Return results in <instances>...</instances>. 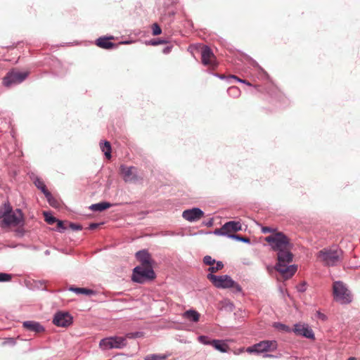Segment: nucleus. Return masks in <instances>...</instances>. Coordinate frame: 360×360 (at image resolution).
Returning a JSON list of instances; mask_svg holds the SVG:
<instances>
[{
    "label": "nucleus",
    "instance_id": "22",
    "mask_svg": "<svg viewBox=\"0 0 360 360\" xmlns=\"http://www.w3.org/2000/svg\"><path fill=\"white\" fill-rule=\"evenodd\" d=\"M69 290L71 292H74L76 294H84L86 295H91L95 294V292L93 290L85 288H76L71 286L69 288Z\"/></svg>",
    "mask_w": 360,
    "mask_h": 360
},
{
    "label": "nucleus",
    "instance_id": "39",
    "mask_svg": "<svg viewBox=\"0 0 360 360\" xmlns=\"http://www.w3.org/2000/svg\"><path fill=\"white\" fill-rule=\"evenodd\" d=\"M12 276L9 274L0 273V282H6L11 281Z\"/></svg>",
    "mask_w": 360,
    "mask_h": 360
},
{
    "label": "nucleus",
    "instance_id": "10",
    "mask_svg": "<svg viewBox=\"0 0 360 360\" xmlns=\"http://www.w3.org/2000/svg\"><path fill=\"white\" fill-rule=\"evenodd\" d=\"M28 76L27 72H19L12 70L8 72L4 77L3 83L6 86H11L22 82Z\"/></svg>",
    "mask_w": 360,
    "mask_h": 360
},
{
    "label": "nucleus",
    "instance_id": "41",
    "mask_svg": "<svg viewBox=\"0 0 360 360\" xmlns=\"http://www.w3.org/2000/svg\"><path fill=\"white\" fill-rule=\"evenodd\" d=\"M229 79H234V80H236V81H237L238 82L246 84L248 86L251 85L248 81L244 80V79H241L238 78V77H236L235 75H231Z\"/></svg>",
    "mask_w": 360,
    "mask_h": 360
},
{
    "label": "nucleus",
    "instance_id": "4",
    "mask_svg": "<svg viewBox=\"0 0 360 360\" xmlns=\"http://www.w3.org/2000/svg\"><path fill=\"white\" fill-rule=\"evenodd\" d=\"M271 249L277 253L285 249H292V245L289 238L283 232H276L265 238Z\"/></svg>",
    "mask_w": 360,
    "mask_h": 360
},
{
    "label": "nucleus",
    "instance_id": "25",
    "mask_svg": "<svg viewBox=\"0 0 360 360\" xmlns=\"http://www.w3.org/2000/svg\"><path fill=\"white\" fill-rule=\"evenodd\" d=\"M34 183L37 188L41 190V191L44 194V195H49V191L46 188V185L44 184L43 181H41L39 178H37Z\"/></svg>",
    "mask_w": 360,
    "mask_h": 360
},
{
    "label": "nucleus",
    "instance_id": "51",
    "mask_svg": "<svg viewBox=\"0 0 360 360\" xmlns=\"http://www.w3.org/2000/svg\"><path fill=\"white\" fill-rule=\"evenodd\" d=\"M131 41H122L121 44H130Z\"/></svg>",
    "mask_w": 360,
    "mask_h": 360
},
{
    "label": "nucleus",
    "instance_id": "31",
    "mask_svg": "<svg viewBox=\"0 0 360 360\" xmlns=\"http://www.w3.org/2000/svg\"><path fill=\"white\" fill-rule=\"evenodd\" d=\"M215 263V266L212 265L208 268V271L210 272L209 274H213L214 273L217 272L219 270H221L224 267V264L222 263V262L218 261Z\"/></svg>",
    "mask_w": 360,
    "mask_h": 360
},
{
    "label": "nucleus",
    "instance_id": "14",
    "mask_svg": "<svg viewBox=\"0 0 360 360\" xmlns=\"http://www.w3.org/2000/svg\"><path fill=\"white\" fill-rule=\"evenodd\" d=\"M204 212L199 207L188 209L183 212L182 217L190 222H195L204 217Z\"/></svg>",
    "mask_w": 360,
    "mask_h": 360
},
{
    "label": "nucleus",
    "instance_id": "23",
    "mask_svg": "<svg viewBox=\"0 0 360 360\" xmlns=\"http://www.w3.org/2000/svg\"><path fill=\"white\" fill-rule=\"evenodd\" d=\"M100 148L102 152L104 153L106 158H111V146L109 141H104L100 143Z\"/></svg>",
    "mask_w": 360,
    "mask_h": 360
},
{
    "label": "nucleus",
    "instance_id": "45",
    "mask_svg": "<svg viewBox=\"0 0 360 360\" xmlns=\"http://www.w3.org/2000/svg\"><path fill=\"white\" fill-rule=\"evenodd\" d=\"M281 356H282L281 354H278L277 355L270 354H264L263 355V356L264 358H280Z\"/></svg>",
    "mask_w": 360,
    "mask_h": 360
},
{
    "label": "nucleus",
    "instance_id": "32",
    "mask_svg": "<svg viewBox=\"0 0 360 360\" xmlns=\"http://www.w3.org/2000/svg\"><path fill=\"white\" fill-rule=\"evenodd\" d=\"M44 216L46 222L49 224L52 225L58 221V219L56 217H54L53 216H52L51 214L49 212H44Z\"/></svg>",
    "mask_w": 360,
    "mask_h": 360
},
{
    "label": "nucleus",
    "instance_id": "36",
    "mask_svg": "<svg viewBox=\"0 0 360 360\" xmlns=\"http://www.w3.org/2000/svg\"><path fill=\"white\" fill-rule=\"evenodd\" d=\"M143 336L142 332H131V333H127L124 338H129V339H135L138 338H141Z\"/></svg>",
    "mask_w": 360,
    "mask_h": 360
},
{
    "label": "nucleus",
    "instance_id": "2",
    "mask_svg": "<svg viewBox=\"0 0 360 360\" xmlns=\"http://www.w3.org/2000/svg\"><path fill=\"white\" fill-rule=\"evenodd\" d=\"M343 252L337 245L324 248L316 254L317 259L326 266H337L342 260Z\"/></svg>",
    "mask_w": 360,
    "mask_h": 360
},
{
    "label": "nucleus",
    "instance_id": "29",
    "mask_svg": "<svg viewBox=\"0 0 360 360\" xmlns=\"http://www.w3.org/2000/svg\"><path fill=\"white\" fill-rule=\"evenodd\" d=\"M228 237L230 238L234 239L237 241L243 242V243H248V244L250 243V239L249 238L243 237L240 235L230 234V235H228Z\"/></svg>",
    "mask_w": 360,
    "mask_h": 360
},
{
    "label": "nucleus",
    "instance_id": "34",
    "mask_svg": "<svg viewBox=\"0 0 360 360\" xmlns=\"http://www.w3.org/2000/svg\"><path fill=\"white\" fill-rule=\"evenodd\" d=\"M198 341L205 345H212V340L210 339L206 335H200L198 338Z\"/></svg>",
    "mask_w": 360,
    "mask_h": 360
},
{
    "label": "nucleus",
    "instance_id": "16",
    "mask_svg": "<svg viewBox=\"0 0 360 360\" xmlns=\"http://www.w3.org/2000/svg\"><path fill=\"white\" fill-rule=\"evenodd\" d=\"M22 326L27 330L34 333H41L45 330L44 327L41 323L34 321H24Z\"/></svg>",
    "mask_w": 360,
    "mask_h": 360
},
{
    "label": "nucleus",
    "instance_id": "50",
    "mask_svg": "<svg viewBox=\"0 0 360 360\" xmlns=\"http://www.w3.org/2000/svg\"><path fill=\"white\" fill-rule=\"evenodd\" d=\"M98 224H96V223H92L89 225V229L91 230H93V229H95L96 228H97L98 226Z\"/></svg>",
    "mask_w": 360,
    "mask_h": 360
},
{
    "label": "nucleus",
    "instance_id": "43",
    "mask_svg": "<svg viewBox=\"0 0 360 360\" xmlns=\"http://www.w3.org/2000/svg\"><path fill=\"white\" fill-rule=\"evenodd\" d=\"M316 317L321 321H326L328 319V317L326 314L321 313V311H316Z\"/></svg>",
    "mask_w": 360,
    "mask_h": 360
},
{
    "label": "nucleus",
    "instance_id": "18",
    "mask_svg": "<svg viewBox=\"0 0 360 360\" xmlns=\"http://www.w3.org/2000/svg\"><path fill=\"white\" fill-rule=\"evenodd\" d=\"M113 39V37H99L98 39H96V44L98 47L102 48V49H113V48L116 47V44L108 41L109 39Z\"/></svg>",
    "mask_w": 360,
    "mask_h": 360
},
{
    "label": "nucleus",
    "instance_id": "19",
    "mask_svg": "<svg viewBox=\"0 0 360 360\" xmlns=\"http://www.w3.org/2000/svg\"><path fill=\"white\" fill-rule=\"evenodd\" d=\"M223 229L226 231L228 236L229 235V233L231 231H240L242 229V226L239 221H230L223 225Z\"/></svg>",
    "mask_w": 360,
    "mask_h": 360
},
{
    "label": "nucleus",
    "instance_id": "24",
    "mask_svg": "<svg viewBox=\"0 0 360 360\" xmlns=\"http://www.w3.org/2000/svg\"><path fill=\"white\" fill-rule=\"evenodd\" d=\"M184 317L189 321L197 322L199 320L200 314L197 311L190 309L184 313Z\"/></svg>",
    "mask_w": 360,
    "mask_h": 360
},
{
    "label": "nucleus",
    "instance_id": "5",
    "mask_svg": "<svg viewBox=\"0 0 360 360\" xmlns=\"http://www.w3.org/2000/svg\"><path fill=\"white\" fill-rule=\"evenodd\" d=\"M207 277L217 288H233L236 292H242L240 285L235 282L229 275L216 276L212 274H208Z\"/></svg>",
    "mask_w": 360,
    "mask_h": 360
},
{
    "label": "nucleus",
    "instance_id": "33",
    "mask_svg": "<svg viewBox=\"0 0 360 360\" xmlns=\"http://www.w3.org/2000/svg\"><path fill=\"white\" fill-rule=\"evenodd\" d=\"M9 205H10L9 202H6L4 204V208L0 209V221L1 220H4V218L6 217V214L8 213V209Z\"/></svg>",
    "mask_w": 360,
    "mask_h": 360
},
{
    "label": "nucleus",
    "instance_id": "47",
    "mask_svg": "<svg viewBox=\"0 0 360 360\" xmlns=\"http://www.w3.org/2000/svg\"><path fill=\"white\" fill-rule=\"evenodd\" d=\"M252 65L255 66V67H257L258 69L264 75H266V72L258 65V63L255 61V60H252Z\"/></svg>",
    "mask_w": 360,
    "mask_h": 360
},
{
    "label": "nucleus",
    "instance_id": "46",
    "mask_svg": "<svg viewBox=\"0 0 360 360\" xmlns=\"http://www.w3.org/2000/svg\"><path fill=\"white\" fill-rule=\"evenodd\" d=\"M172 49V46H167L162 49V53L165 54H168L171 52Z\"/></svg>",
    "mask_w": 360,
    "mask_h": 360
},
{
    "label": "nucleus",
    "instance_id": "21",
    "mask_svg": "<svg viewBox=\"0 0 360 360\" xmlns=\"http://www.w3.org/2000/svg\"><path fill=\"white\" fill-rule=\"evenodd\" d=\"M211 345L217 350H219L223 353L226 352L229 349L227 344H226L223 340H212Z\"/></svg>",
    "mask_w": 360,
    "mask_h": 360
},
{
    "label": "nucleus",
    "instance_id": "9",
    "mask_svg": "<svg viewBox=\"0 0 360 360\" xmlns=\"http://www.w3.org/2000/svg\"><path fill=\"white\" fill-rule=\"evenodd\" d=\"M278 347V343L276 340H263L255 344L247 349L249 353L261 354L271 351H275Z\"/></svg>",
    "mask_w": 360,
    "mask_h": 360
},
{
    "label": "nucleus",
    "instance_id": "28",
    "mask_svg": "<svg viewBox=\"0 0 360 360\" xmlns=\"http://www.w3.org/2000/svg\"><path fill=\"white\" fill-rule=\"evenodd\" d=\"M228 94L233 98H237L240 95V90L238 86H232L227 89Z\"/></svg>",
    "mask_w": 360,
    "mask_h": 360
},
{
    "label": "nucleus",
    "instance_id": "13",
    "mask_svg": "<svg viewBox=\"0 0 360 360\" xmlns=\"http://www.w3.org/2000/svg\"><path fill=\"white\" fill-rule=\"evenodd\" d=\"M292 332L297 335L302 336L309 340H315V335L313 330L305 323H295L292 328Z\"/></svg>",
    "mask_w": 360,
    "mask_h": 360
},
{
    "label": "nucleus",
    "instance_id": "7",
    "mask_svg": "<svg viewBox=\"0 0 360 360\" xmlns=\"http://www.w3.org/2000/svg\"><path fill=\"white\" fill-rule=\"evenodd\" d=\"M155 278L153 266H137L133 269L131 280L137 283H143Z\"/></svg>",
    "mask_w": 360,
    "mask_h": 360
},
{
    "label": "nucleus",
    "instance_id": "30",
    "mask_svg": "<svg viewBox=\"0 0 360 360\" xmlns=\"http://www.w3.org/2000/svg\"><path fill=\"white\" fill-rule=\"evenodd\" d=\"M48 202L53 207H59L58 201L52 195L51 192H49V195H45Z\"/></svg>",
    "mask_w": 360,
    "mask_h": 360
},
{
    "label": "nucleus",
    "instance_id": "49",
    "mask_svg": "<svg viewBox=\"0 0 360 360\" xmlns=\"http://www.w3.org/2000/svg\"><path fill=\"white\" fill-rule=\"evenodd\" d=\"M203 224L206 226H212L213 225V219H210L207 221L203 222Z\"/></svg>",
    "mask_w": 360,
    "mask_h": 360
},
{
    "label": "nucleus",
    "instance_id": "20",
    "mask_svg": "<svg viewBox=\"0 0 360 360\" xmlns=\"http://www.w3.org/2000/svg\"><path fill=\"white\" fill-rule=\"evenodd\" d=\"M112 206V204L108 202H100L98 203L93 204L89 207V209L94 212H102Z\"/></svg>",
    "mask_w": 360,
    "mask_h": 360
},
{
    "label": "nucleus",
    "instance_id": "3",
    "mask_svg": "<svg viewBox=\"0 0 360 360\" xmlns=\"http://www.w3.org/2000/svg\"><path fill=\"white\" fill-rule=\"evenodd\" d=\"M8 213L6 214L4 220L0 221V226L1 228L7 227H23L25 225V218L22 210L19 208L13 210L11 204L8 209Z\"/></svg>",
    "mask_w": 360,
    "mask_h": 360
},
{
    "label": "nucleus",
    "instance_id": "38",
    "mask_svg": "<svg viewBox=\"0 0 360 360\" xmlns=\"http://www.w3.org/2000/svg\"><path fill=\"white\" fill-rule=\"evenodd\" d=\"M203 262L206 265L212 266L215 264L216 261L214 259H212L211 256L206 255L203 258Z\"/></svg>",
    "mask_w": 360,
    "mask_h": 360
},
{
    "label": "nucleus",
    "instance_id": "27",
    "mask_svg": "<svg viewBox=\"0 0 360 360\" xmlns=\"http://www.w3.org/2000/svg\"><path fill=\"white\" fill-rule=\"evenodd\" d=\"M274 327L279 330H282L286 333H291L292 332V329L290 328L288 326L283 324L280 322H275L274 323Z\"/></svg>",
    "mask_w": 360,
    "mask_h": 360
},
{
    "label": "nucleus",
    "instance_id": "55",
    "mask_svg": "<svg viewBox=\"0 0 360 360\" xmlns=\"http://www.w3.org/2000/svg\"><path fill=\"white\" fill-rule=\"evenodd\" d=\"M304 290H305V289L303 288V287H301V289L300 290V291H304Z\"/></svg>",
    "mask_w": 360,
    "mask_h": 360
},
{
    "label": "nucleus",
    "instance_id": "53",
    "mask_svg": "<svg viewBox=\"0 0 360 360\" xmlns=\"http://www.w3.org/2000/svg\"><path fill=\"white\" fill-rule=\"evenodd\" d=\"M347 360H357V359L356 357L351 356V357L348 358Z\"/></svg>",
    "mask_w": 360,
    "mask_h": 360
},
{
    "label": "nucleus",
    "instance_id": "35",
    "mask_svg": "<svg viewBox=\"0 0 360 360\" xmlns=\"http://www.w3.org/2000/svg\"><path fill=\"white\" fill-rule=\"evenodd\" d=\"M168 41L165 39H151L148 41H147L146 44L148 45H152V46H157L159 44H167Z\"/></svg>",
    "mask_w": 360,
    "mask_h": 360
},
{
    "label": "nucleus",
    "instance_id": "26",
    "mask_svg": "<svg viewBox=\"0 0 360 360\" xmlns=\"http://www.w3.org/2000/svg\"><path fill=\"white\" fill-rule=\"evenodd\" d=\"M168 356L167 354H150L144 357V360H165Z\"/></svg>",
    "mask_w": 360,
    "mask_h": 360
},
{
    "label": "nucleus",
    "instance_id": "15",
    "mask_svg": "<svg viewBox=\"0 0 360 360\" xmlns=\"http://www.w3.org/2000/svg\"><path fill=\"white\" fill-rule=\"evenodd\" d=\"M136 258L141 263L140 266H153V261L146 250H139L136 253Z\"/></svg>",
    "mask_w": 360,
    "mask_h": 360
},
{
    "label": "nucleus",
    "instance_id": "6",
    "mask_svg": "<svg viewBox=\"0 0 360 360\" xmlns=\"http://www.w3.org/2000/svg\"><path fill=\"white\" fill-rule=\"evenodd\" d=\"M334 300L342 304H349L352 301V296L346 285L340 281H335L333 285Z\"/></svg>",
    "mask_w": 360,
    "mask_h": 360
},
{
    "label": "nucleus",
    "instance_id": "8",
    "mask_svg": "<svg viewBox=\"0 0 360 360\" xmlns=\"http://www.w3.org/2000/svg\"><path fill=\"white\" fill-rule=\"evenodd\" d=\"M127 344L126 338L111 336L101 339L99 342V347L103 350L122 349L126 347Z\"/></svg>",
    "mask_w": 360,
    "mask_h": 360
},
{
    "label": "nucleus",
    "instance_id": "40",
    "mask_svg": "<svg viewBox=\"0 0 360 360\" xmlns=\"http://www.w3.org/2000/svg\"><path fill=\"white\" fill-rule=\"evenodd\" d=\"M213 233L218 236H227L226 231L223 229V226L221 229H215Z\"/></svg>",
    "mask_w": 360,
    "mask_h": 360
},
{
    "label": "nucleus",
    "instance_id": "42",
    "mask_svg": "<svg viewBox=\"0 0 360 360\" xmlns=\"http://www.w3.org/2000/svg\"><path fill=\"white\" fill-rule=\"evenodd\" d=\"M70 227L73 231H81L82 229V226L80 224H74V223H70Z\"/></svg>",
    "mask_w": 360,
    "mask_h": 360
},
{
    "label": "nucleus",
    "instance_id": "48",
    "mask_svg": "<svg viewBox=\"0 0 360 360\" xmlns=\"http://www.w3.org/2000/svg\"><path fill=\"white\" fill-rule=\"evenodd\" d=\"M272 231H273L272 229L269 226H264L262 229V232L263 233H271V232H272Z\"/></svg>",
    "mask_w": 360,
    "mask_h": 360
},
{
    "label": "nucleus",
    "instance_id": "1",
    "mask_svg": "<svg viewBox=\"0 0 360 360\" xmlns=\"http://www.w3.org/2000/svg\"><path fill=\"white\" fill-rule=\"evenodd\" d=\"M292 259L291 249H285L277 253L278 263L275 266V269L285 278L292 276L297 271V266L289 265Z\"/></svg>",
    "mask_w": 360,
    "mask_h": 360
},
{
    "label": "nucleus",
    "instance_id": "37",
    "mask_svg": "<svg viewBox=\"0 0 360 360\" xmlns=\"http://www.w3.org/2000/svg\"><path fill=\"white\" fill-rule=\"evenodd\" d=\"M153 35L157 36L162 33V29L157 23H154L152 26Z\"/></svg>",
    "mask_w": 360,
    "mask_h": 360
},
{
    "label": "nucleus",
    "instance_id": "52",
    "mask_svg": "<svg viewBox=\"0 0 360 360\" xmlns=\"http://www.w3.org/2000/svg\"><path fill=\"white\" fill-rule=\"evenodd\" d=\"M8 340H9V342H10L11 343H12L13 345H14V344H15V340H13V338H9V339H8Z\"/></svg>",
    "mask_w": 360,
    "mask_h": 360
},
{
    "label": "nucleus",
    "instance_id": "56",
    "mask_svg": "<svg viewBox=\"0 0 360 360\" xmlns=\"http://www.w3.org/2000/svg\"><path fill=\"white\" fill-rule=\"evenodd\" d=\"M304 290H305V289L303 288V287H301V289L300 290V291H304Z\"/></svg>",
    "mask_w": 360,
    "mask_h": 360
},
{
    "label": "nucleus",
    "instance_id": "17",
    "mask_svg": "<svg viewBox=\"0 0 360 360\" xmlns=\"http://www.w3.org/2000/svg\"><path fill=\"white\" fill-rule=\"evenodd\" d=\"M214 57V54L211 50V49L207 46H205L202 48L201 50V59L202 63L205 65H208L212 64V58Z\"/></svg>",
    "mask_w": 360,
    "mask_h": 360
},
{
    "label": "nucleus",
    "instance_id": "44",
    "mask_svg": "<svg viewBox=\"0 0 360 360\" xmlns=\"http://www.w3.org/2000/svg\"><path fill=\"white\" fill-rule=\"evenodd\" d=\"M56 222L59 231H62L65 230L66 227L64 226L63 222L62 221L58 219Z\"/></svg>",
    "mask_w": 360,
    "mask_h": 360
},
{
    "label": "nucleus",
    "instance_id": "11",
    "mask_svg": "<svg viewBox=\"0 0 360 360\" xmlns=\"http://www.w3.org/2000/svg\"><path fill=\"white\" fill-rule=\"evenodd\" d=\"M73 322L72 316L68 311H58L55 314L53 323L58 327H68Z\"/></svg>",
    "mask_w": 360,
    "mask_h": 360
},
{
    "label": "nucleus",
    "instance_id": "54",
    "mask_svg": "<svg viewBox=\"0 0 360 360\" xmlns=\"http://www.w3.org/2000/svg\"><path fill=\"white\" fill-rule=\"evenodd\" d=\"M45 254H46V255H49V250H46V251H45Z\"/></svg>",
    "mask_w": 360,
    "mask_h": 360
},
{
    "label": "nucleus",
    "instance_id": "12",
    "mask_svg": "<svg viewBox=\"0 0 360 360\" xmlns=\"http://www.w3.org/2000/svg\"><path fill=\"white\" fill-rule=\"evenodd\" d=\"M120 169L125 182L135 183L139 180V177L137 174V169L135 167H127L122 165Z\"/></svg>",
    "mask_w": 360,
    "mask_h": 360
}]
</instances>
